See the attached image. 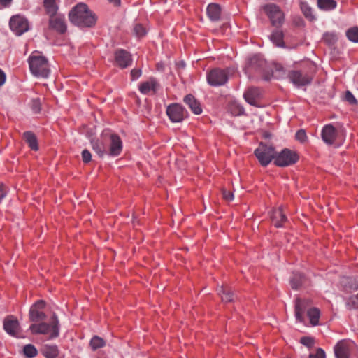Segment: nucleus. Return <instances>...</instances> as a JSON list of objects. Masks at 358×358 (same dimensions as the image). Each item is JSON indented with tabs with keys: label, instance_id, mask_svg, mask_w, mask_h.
<instances>
[{
	"label": "nucleus",
	"instance_id": "nucleus-1",
	"mask_svg": "<svg viewBox=\"0 0 358 358\" xmlns=\"http://www.w3.org/2000/svg\"><path fill=\"white\" fill-rule=\"evenodd\" d=\"M69 19L72 24L77 27H92L96 23L97 17L87 4L79 3L70 10Z\"/></svg>",
	"mask_w": 358,
	"mask_h": 358
},
{
	"label": "nucleus",
	"instance_id": "nucleus-2",
	"mask_svg": "<svg viewBox=\"0 0 358 358\" xmlns=\"http://www.w3.org/2000/svg\"><path fill=\"white\" fill-rule=\"evenodd\" d=\"M28 62L32 74L37 77L47 78L50 67L47 59L40 52H34L29 57Z\"/></svg>",
	"mask_w": 358,
	"mask_h": 358
},
{
	"label": "nucleus",
	"instance_id": "nucleus-3",
	"mask_svg": "<svg viewBox=\"0 0 358 358\" xmlns=\"http://www.w3.org/2000/svg\"><path fill=\"white\" fill-rule=\"evenodd\" d=\"M33 334H50V338H57L59 334V324L57 316L54 313L50 323L41 322L33 324L29 327Z\"/></svg>",
	"mask_w": 358,
	"mask_h": 358
},
{
	"label": "nucleus",
	"instance_id": "nucleus-4",
	"mask_svg": "<svg viewBox=\"0 0 358 358\" xmlns=\"http://www.w3.org/2000/svg\"><path fill=\"white\" fill-rule=\"evenodd\" d=\"M261 10L269 19L272 26L279 28L285 22V13L281 8L274 3H268L261 7Z\"/></svg>",
	"mask_w": 358,
	"mask_h": 358
},
{
	"label": "nucleus",
	"instance_id": "nucleus-5",
	"mask_svg": "<svg viewBox=\"0 0 358 358\" xmlns=\"http://www.w3.org/2000/svg\"><path fill=\"white\" fill-rule=\"evenodd\" d=\"M254 153L260 164L262 166H266L273 159L275 160L277 152L273 146L260 143Z\"/></svg>",
	"mask_w": 358,
	"mask_h": 358
},
{
	"label": "nucleus",
	"instance_id": "nucleus-6",
	"mask_svg": "<svg viewBox=\"0 0 358 358\" xmlns=\"http://www.w3.org/2000/svg\"><path fill=\"white\" fill-rule=\"evenodd\" d=\"M101 137L103 138L106 143L109 144L107 155L112 157H117L120 155L123 145L120 137L117 134L103 131Z\"/></svg>",
	"mask_w": 358,
	"mask_h": 358
},
{
	"label": "nucleus",
	"instance_id": "nucleus-7",
	"mask_svg": "<svg viewBox=\"0 0 358 358\" xmlns=\"http://www.w3.org/2000/svg\"><path fill=\"white\" fill-rule=\"evenodd\" d=\"M298 160L299 156L295 151L285 148L279 153H276L274 164L278 166L284 167L292 165Z\"/></svg>",
	"mask_w": 358,
	"mask_h": 358
},
{
	"label": "nucleus",
	"instance_id": "nucleus-8",
	"mask_svg": "<svg viewBox=\"0 0 358 358\" xmlns=\"http://www.w3.org/2000/svg\"><path fill=\"white\" fill-rule=\"evenodd\" d=\"M9 26L12 31L17 36H21L29 30L28 20L24 16L20 14L10 17Z\"/></svg>",
	"mask_w": 358,
	"mask_h": 358
},
{
	"label": "nucleus",
	"instance_id": "nucleus-9",
	"mask_svg": "<svg viewBox=\"0 0 358 358\" xmlns=\"http://www.w3.org/2000/svg\"><path fill=\"white\" fill-rule=\"evenodd\" d=\"M166 114L172 122H181L188 115L187 110L179 103L170 104L166 108Z\"/></svg>",
	"mask_w": 358,
	"mask_h": 358
},
{
	"label": "nucleus",
	"instance_id": "nucleus-10",
	"mask_svg": "<svg viewBox=\"0 0 358 358\" xmlns=\"http://www.w3.org/2000/svg\"><path fill=\"white\" fill-rule=\"evenodd\" d=\"M207 80L211 86L223 85L228 80V73L224 69H214L207 74Z\"/></svg>",
	"mask_w": 358,
	"mask_h": 358
},
{
	"label": "nucleus",
	"instance_id": "nucleus-11",
	"mask_svg": "<svg viewBox=\"0 0 358 358\" xmlns=\"http://www.w3.org/2000/svg\"><path fill=\"white\" fill-rule=\"evenodd\" d=\"M355 348V343L349 339L338 341L334 350L336 358H349L351 351Z\"/></svg>",
	"mask_w": 358,
	"mask_h": 358
},
{
	"label": "nucleus",
	"instance_id": "nucleus-12",
	"mask_svg": "<svg viewBox=\"0 0 358 358\" xmlns=\"http://www.w3.org/2000/svg\"><path fill=\"white\" fill-rule=\"evenodd\" d=\"M45 306V303L43 300H39L33 304L29 313L30 321L38 322L44 320L46 318V315L43 311Z\"/></svg>",
	"mask_w": 358,
	"mask_h": 358
},
{
	"label": "nucleus",
	"instance_id": "nucleus-13",
	"mask_svg": "<svg viewBox=\"0 0 358 358\" xmlns=\"http://www.w3.org/2000/svg\"><path fill=\"white\" fill-rule=\"evenodd\" d=\"M288 77L290 81L298 87L310 84L313 79L311 75L300 71H290L288 74Z\"/></svg>",
	"mask_w": 358,
	"mask_h": 358
},
{
	"label": "nucleus",
	"instance_id": "nucleus-14",
	"mask_svg": "<svg viewBox=\"0 0 358 358\" xmlns=\"http://www.w3.org/2000/svg\"><path fill=\"white\" fill-rule=\"evenodd\" d=\"M312 301L307 299L297 298L295 301V317L297 321L303 322L304 321L305 312L311 308Z\"/></svg>",
	"mask_w": 358,
	"mask_h": 358
},
{
	"label": "nucleus",
	"instance_id": "nucleus-15",
	"mask_svg": "<svg viewBox=\"0 0 358 358\" xmlns=\"http://www.w3.org/2000/svg\"><path fill=\"white\" fill-rule=\"evenodd\" d=\"M49 27L59 34H65L67 31V24L64 15L58 14L57 15L50 17Z\"/></svg>",
	"mask_w": 358,
	"mask_h": 358
},
{
	"label": "nucleus",
	"instance_id": "nucleus-16",
	"mask_svg": "<svg viewBox=\"0 0 358 358\" xmlns=\"http://www.w3.org/2000/svg\"><path fill=\"white\" fill-rule=\"evenodd\" d=\"M3 329L10 336H18L20 326L17 319L13 315H8L3 320Z\"/></svg>",
	"mask_w": 358,
	"mask_h": 358
},
{
	"label": "nucleus",
	"instance_id": "nucleus-17",
	"mask_svg": "<svg viewBox=\"0 0 358 358\" xmlns=\"http://www.w3.org/2000/svg\"><path fill=\"white\" fill-rule=\"evenodd\" d=\"M321 136L322 141L327 145H333L338 136V131L331 124H326L323 127L321 132Z\"/></svg>",
	"mask_w": 358,
	"mask_h": 358
},
{
	"label": "nucleus",
	"instance_id": "nucleus-18",
	"mask_svg": "<svg viewBox=\"0 0 358 358\" xmlns=\"http://www.w3.org/2000/svg\"><path fill=\"white\" fill-rule=\"evenodd\" d=\"M244 99L249 104L259 107V101L262 96V90L255 87H249L243 94Z\"/></svg>",
	"mask_w": 358,
	"mask_h": 358
},
{
	"label": "nucleus",
	"instance_id": "nucleus-19",
	"mask_svg": "<svg viewBox=\"0 0 358 358\" xmlns=\"http://www.w3.org/2000/svg\"><path fill=\"white\" fill-rule=\"evenodd\" d=\"M116 64L122 69L130 66L132 62L131 54L125 50L120 49L115 52Z\"/></svg>",
	"mask_w": 358,
	"mask_h": 358
},
{
	"label": "nucleus",
	"instance_id": "nucleus-20",
	"mask_svg": "<svg viewBox=\"0 0 358 358\" xmlns=\"http://www.w3.org/2000/svg\"><path fill=\"white\" fill-rule=\"evenodd\" d=\"M271 219L275 227L278 228L283 227V224L287 220L282 207L274 209L271 211Z\"/></svg>",
	"mask_w": 358,
	"mask_h": 358
},
{
	"label": "nucleus",
	"instance_id": "nucleus-21",
	"mask_svg": "<svg viewBox=\"0 0 358 358\" xmlns=\"http://www.w3.org/2000/svg\"><path fill=\"white\" fill-rule=\"evenodd\" d=\"M183 101L195 115H200L202 113L203 110L200 102L192 94L186 95L183 99Z\"/></svg>",
	"mask_w": 358,
	"mask_h": 358
},
{
	"label": "nucleus",
	"instance_id": "nucleus-22",
	"mask_svg": "<svg viewBox=\"0 0 358 358\" xmlns=\"http://www.w3.org/2000/svg\"><path fill=\"white\" fill-rule=\"evenodd\" d=\"M221 7L217 3H210L206 8V13L212 22H217L221 17Z\"/></svg>",
	"mask_w": 358,
	"mask_h": 358
},
{
	"label": "nucleus",
	"instance_id": "nucleus-23",
	"mask_svg": "<svg viewBox=\"0 0 358 358\" xmlns=\"http://www.w3.org/2000/svg\"><path fill=\"white\" fill-rule=\"evenodd\" d=\"M158 83L154 78H150L148 80L143 82L139 85V91L142 94H148L150 92L155 93L158 88Z\"/></svg>",
	"mask_w": 358,
	"mask_h": 358
},
{
	"label": "nucleus",
	"instance_id": "nucleus-24",
	"mask_svg": "<svg viewBox=\"0 0 358 358\" xmlns=\"http://www.w3.org/2000/svg\"><path fill=\"white\" fill-rule=\"evenodd\" d=\"M106 142L104 141L103 138L101 140L92 139L91 145L94 151L100 157H103L107 154V148L106 145Z\"/></svg>",
	"mask_w": 358,
	"mask_h": 358
},
{
	"label": "nucleus",
	"instance_id": "nucleus-25",
	"mask_svg": "<svg viewBox=\"0 0 358 358\" xmlns=\"http://www.w3.org/2000/svg\"><path fill=\"white\" fill-rule=\"evenodd\" d=\"M290 285L293 289H299L305 286L308 280L304 275L299 273H294L289 280Z\"/></svg>",
	"mask_w": 358,
	"mask_h": 358
},
{
	"label": "nucleus",
	"instance_id": "nucleus-26",
	"mask_svg": "<svg viewBox=\"0 0 358 358\" xmlns=\"http://www.w3.org/2000/svg\"><path fill=\"white\" fill-rule=\"evenodd\" d=\"M271 41L278 47L285 48L284 42V33L281 29L277 28L270 36Z\"/></svg>",
	"mask_w": 358,
	"mask_h": 358
},
{
	"label": "nucleus",
	"instance_id": "nucleus-27",
	"mask_svg": "<svg viewBox=\"0 0 358 358\" xmlns=\"http://www.w3.org/2000/svg\"><path fill=\"white\" fill-rule=\"evenodd\" d=\"M23 138L31 150L35 151L38 150L36 136L32 131H25L23 134Z\"/></svg>",
	"mask_w": 358,
	"mask_h": 358
},
{
	"label": "nucleus",
	"instance_id": "nucleus-28",
	"mask_svg": "<svg viewBox=\"0 0 358 358\" xmlns=\"http://www.w3.org/2000/svg\"><path fill=\"white\" fill-rule=\"evenodd\" d=\"M44 8L46 13L50 17L57 15L58 6L56 3L55 0H44Z\"/></svg>",
	"mask_w": 358,
	"mask_h": 358
},
{
	"label": "nucleus",
	"instance_id": "nucleus-29",
	"mask_svg": "<svg viewBox=\"0 0 358 358\" xmlns=\"http://www.w3.org/2000/svg\"><path fill=\"white\" fill-rule=\"evenodd\" d=\"M41 352L46 358H56L59 351L56 345H45L41 349Z\"/></svg>",
	"mask_w": 358,
	"mask_h": 358
},
{
	"label": "nucleus",
	"instance_id": "nucleus-30",
	"mask_svg": "<svg viewBox=\"0 0 358 358\" xmlns=\"http://www.w3.org/2000/svg\"><path fill=\"white\" fill-rule=\"evenodd\" d=\"M217 292L223 302L228 303L234 300V294L228 287L222 286L217 289Z\"/></svg>",
	"mask_w": 358,
	"mask_h": 358
},
{
	"label": "nucleus",
	"instance_id": "nucleus-31",
	"mask_svg": "<svg viewBox=\"0 0 358 358\" xmlns=\"http://www.w3.org/2000/svg\"><path fill=\"white\" fill-rule=\"evenodd\" d=\"M228 110L234 116H239L244 113V108L236 101H231L228 106Z\"/></svg>",
	"mask_w": 358,
	"mask_h": 358
},
{
	"label": "nucleus",
	"instance_id": "nucleus-32",
	"mask_svg": "<svg viewBox=\"0 0 358 358\" xmlns=\"http://www.w3.org/2000/svg\"><path fill=\"white\" fill-rule=\"evenodd\" d=\"M320 310L317 308H309L307 311V315L310 320V322L313 326H315L319 323Z\"/></svg>",
	"mask_w": 358,
	"mask_h": 358
},
{
	"label": "nucleus",
	"instance_id": "nucleus-33",
	"mask_svg": "<svg viewBox=\"0 0 358 358\" xmlns=\"http://www.w3.org/2000/svg\"><path fill=\"white\" fill-rule=\"evenodd\" d=\"M106 345V341L98 336H94L90 342V346L93 351Z\"/></svg>",
	"mask_w": 358,
	"mask_h": 358
},
{
	"label": "nucleus",
	"instance_id": "nucleus-34",
	"mask_svg": "<svg viewBox=\"0 0 358 358\" xmlns=\"http://www.w3.org/2000/svg\"><path fill=\"white\" fill-rule=\"evenodd\" d=\"M318 7L324 10H331L336 7L337 3L334 0H317Z\"/></svg>",
	"mask_w": 358,
	"mask_h": 358
},
{
	"label": "nucleus",
	"instance_id": "nucleus-35",
	"mask_svg": "<svg viewBox=\"0 0 358 358\" xmlns=\"http://www.w3.org/2000/svg\"><path fill=\"white\" fill-rule=\"evenodd\" d=\"M23 352L27 358H34L37 355V350L33 345L27 344L24 345Z\"/></svg>",
	"mask_w": 358,
	"mask_h": 358
},
{
	"label": "nucleus",
	"instance_id": "nucleus-36",
	"mask_svg": "<svg viewBox=\"0 0 358 358\" xmlns=\"http://www.w3.org/2000/svg\"><path fill=\"white\" fill-rule=\"evenodd\" d=\"M347 38L354 43H358V27H355L346 31Z\"/></svg>",
	"mask_w": 358,
	"mask_h": 358
},
{
	"label": "nucleus",
	"instance_id": "nucleus-37",
	"mask_svg": "<svg viewBox=\"0 0 358 358\" xmlns=\"http://www.w3.org/2000/svg\"><path fill=\"white\" fill-rule=\"evenodd\" d=\"M133 31L135 36L138 38L143 37L147 34L145 27L139 23H137L134 26Z\"/></svg>",
	"mask_w": 358,
	"mask_h": 358
},
{
	"label": "nucleus",
	"instance_id": "nucleus-38",
	"mask_svg": "<svg viewBox=\"0 0 358 358\" xmlns=\"http://www.w3.org/2000/svg\"><path fill=\"white\" fill-rule=\"evenodd\" d=\"M324 41L329 45H334L338 40L337 35L334 33L327 32L323 35Z\"/></svg>",
	"mask_w": 358,
	"mask_h": 358
},
{
	"label": "nucleus",
	"instance_id": "nucleus-39",
	"mask_svg": "<svg viewBox=\"0 0 358 358\" xmlns=\"http://www.w3.org/2000/svg\"><path fill=\"white\" fill-rule=\"evenodd\" d=\"M300 343L308 348L313 347L315 344V339L310 336H303L300 339Z\"/></svg>",
	"mask_w": 358,
	"mask_h": 358
},
{
	"label": "nucleus",
	"instance_id": "nucleus-40",
	"mask_svg": "<svg viewBox=\"0 0 358 358\" xmlns=\"http://www.w3.org/2000/svg\"><path fill=\"white\" fill-rule=\"evenodd\" d=\"M295 138L297 141H300L301 143H304L307 140V136L306 133L304 129H299L297 131L295 135Z\"/></svg>",
	"mask_w": 358,
	"mask_h": 358
},
{
	"label": "nucleus",
	"instance_id": "nucleus-41",
	"mask_svg": "<svg viewBox=\"0 0 358 358\" xmlns=\"http://www.w3.org/2000/svg\"><path fill=\"white\" fill-rule=\"evenodd\" d=\"M301 9L306 18H308L309 20H313L314 19V17L312 14V10L310 7L306 5H303L301 6Z\"/></svg>",
	"mask_w": 358,
	"mask_h": 358
},
{
	"label": "nucleus",
	"instance_id": "nucleus-42",
	"mask_svg": "<svg viewBox=\"0 0 358 358\" xmlns=\"http://www.w3.org/2000/svg\"><path fill=\"white\" fill-rule=\"evenodd\" d=\"M348 306H349V308H358V299L357 294L355 296L351 297L348 302Z\"/></svg>",
	"mask_w": 358,
	"mask_h": 358
},
{
	"label": "nucleus",
	"instance_id": "nucleus-43",
	"mask_svg": "<svg viewBox=\"0 0 358 358\" xmlns=\"http://www.w3.org/2000/svg\"><path fill=\"white\" fill-rule=\"evenodd\" d=\"M345 100L350 104H355L357 103V100L354 95L348 90L345 92Z\"/></svg>",
	"mask_w": 358,
	"mask_h": 358
},
{
	"label": "nucleus",
	"instance_id": "nucleus-44",
	"mask_svg": "<svg viewBox=\"0 0 358 358\" xmlns=\"http://www.w3.org/2000/svg\"><path fill=\"white\" fill-rule=\"evenodd\" d=\"M82 159L83 162L88 163L91 161L92 155L90 152L87 150H84L82 152Z\"/></svg>",
	"mask_w": 358,
	"mask_h": 358
},
{
	"label": "nucleus",
	"instance_id": "nucleus-45",
	"mask_svg": "<svg viewBox=\"0 0 358 358\" xmlns=\"http://www.w3.org/2000/svg\"><path fill=\"white\" fill-rule=\"evenodd\" d=\"M309 358H325V352L322 348H318L315 354H310Z\"/></svg>",
	"mask_w": 358,
	"mask_h": 358
},
{
	"label": "nucleus",
	"instance_id": "nucleus-46",
	"mask_svg": "<svg viewBox=\"0 0 358 358\" xmlns=\"http://www.w3.org/2000/svg\"><path fill=\"white\" fill-rule=\"evenodd\" d=\"M259 62V66H262L264 64V62L262 60H258L256 57H254L250 59L249 62V67L252 69H257V67L255 66V63Z\"/></svg>",
	"mask_w": 358,
	"mask_h": 358
},
{
	"label": "nucleus",
	"instance_id": "nucleus-47",
	"mask_svg": "<svg viewBox=\"0 0 358 358\" xmlns=\"http://www.w3.org/2000/svg\"><path fill=\"white\" fill-rule=\"evenodd\" d=\"M222 195H223L224 199L226 201H232L234 199L233 193L231 192L227 191L226 189L222 190Z\"/></svg>",
	"mask_w": 358,
	"mask_h": 358
},
{
	"label": "nucleus",
	"instance_id": "nucleus-48",
	"mask_svg": "<svg viewBox=\"0 0 358 358\" xmlns=\"http://www.w3.org/2000/svg\"><path fill=\"white\" fill-rule=\"evenodd\" d=\"M141 76V69H132L131 71V76L133 80L138 79Z\"/></svg>",
	"mask_w": 358,
	"mask_h": 358
},
{
	"label": "nucleus",
	"instance_id": "nucleus-49",
	"mask_svg": "<svg viewBox=\"0 0 358 358\" xmlns=\"http://www.w3.org/2000/svg\"><path fill=\"white\" fill-rule=\"evenodd\" d=\"M7 191L6 188L4 185L1 184L0 185V202L2 201V199L6 196Z\"/></svg>",
	"mask_w": 358,
	"mask_h": 358
},
{
	"label": "nucleus",
	"instance_id": "nucleus-50",
	"mask_svg": "<svg viewBox=\"0 0 358 358\" xmlns=\"http://www.w3.org/2000/svg\"><path fill=\"white\" fill-rule=\"evenodd\" d=\"M6 81V74L5 73L0 69V86L3 85Z\"/></svg>",
	"mask_w": 358,
	"mask_h": 358
},
{
	"label": "nucleus",
	"instance_id": "nucleus-51",
	"mask_svg": "<svg viewBox=\"0 0 358 358\" xmlns=\"http://www.w3.org/2000/svg\"><path fill=\"white\" fill-rule=\"evenodd\" d=\"M33 110L35 113H38L40 111L39 103L36 100L33 101Z\"/></svg>",
	"mask_w": 358,
	"mask_h": 358
},
{
	"label": "nucleus",
	"instance_id": "nucleus-52",
	"mask_svg": "<svg viewBox=\"0 0 358 358\" xmlns=\"http://www.w3.org/2000/svg\"><path fill=\"white\" fill-rule=\"evenodd\" d=\"M13 0H0V3L4 7L9 6Z\"/></svg>",
	"mask_w": 358,
	"mask_h": 358
},
{
	"label": "nucleus",
	"instance_id": "nucleus-53",
	"mask_svg": "<svg viewBox=\"0 0 358 358\" xmlns=\"http://www.w3.org/2000/svg\"><path fill=\"white\" fill-rule=\"evenodd\" d=\"M96 358H106V357H99V356H98V357H96Z\"/></svg>",
	"mask_w": 358,
	"mask_h": 358
},
{
	"label": "nucleus",
	"instance_id": "nucleus-54",
	"mask_svg": "<svg viewBox=\"0 0 358 358\" xmlns=\"http://www.w3.org/2000/svg\"><path fill=\"white\" fill-rule=\"evenodd\" d=\"M357 299H358V293H357Z\"/></svg>",
	"mask_w": 358,
	"mask_h": 358
}]
</instances>
